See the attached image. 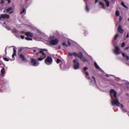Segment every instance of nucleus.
I'll list each match as a JSON object with an SVG mask.
<instances>
[{
  "mask_svg": "<svg viewBox=\"0 0 129 129\" xmlns=\"http://www.w3.org/2000/svg\"><path fill=\"white\" fill-rule=\"evenodd\" d=\"M52 62V59L50 56H48L45 60V62L47 65L50 64Z\"/></svg>",
  "mask_w": 129,
  "mask_h": 129,
  "instance_id": "obj_1",
  "label": "nucleus"
},
{
  "mask_svg": "<svg viewBox=\"0 0 129 129\" xmlns=\"http://www.w3.org/2000/svg\"><path fill=\"white\" fill-rule=\"evenodd\" d=\"M112 104L113 105H116L118 106H119V105H121L122 107H123V106L122 104H120L117 98H116L115 101L112 102Z\"/></svg>",
  "mask_w": 129,
  "mask_h": 129,
  "instance_id": "obj_2",
  "label": "nucleus"
},
{
  "mask_svg": "<svg viewBox=\"0 0 129 129\" xmlns=\"http://www.w3.org/2000/svg\"><path fill=\"white\" fill-rule=\"evenodd\" d=\"M30 62L31 65L34 66H37L39 64V62L38 61H37L36 60L33 58L31 59Z\"/></svg>",
  "mask_w": 129,
  "mask_h": 129,
  "instance_id": "obj_3",
  "label": "nucleus"
},
{
  "mask_svg": "<svg viewBox=\"0 0 129 129\" xmlns=\"http://www.w3.org/2000/svg\"><path fill=\"white\" fill-rule=\"evenodd\" d=\"M74 63V67L75 69H78L79 67V62L77 60L75 59L73 61Z\"/></svg>",
  "mask_w": 129,
  "mask_h": 129,
  "instance_id": "obj_4",
  "label": "nucleus"
},
{
  "mask_svg": "<svg viewBox=\"0 0 129 129\" xmlns=\"http://www.w3.org/2000/svg\"><path fill=\"white\" fill-rule=\"evenodd\" d=\"M58 42L57 39H56L54 40H52L50 41V44L52 45H55L57 44Z\"/></svg>",
  "mask_w": 129,
  "mask_h": 129,
  "instance_id": "obj_5",
  "label": "nucleus"
},
{
  "mask_svg": "<svg viewBox=\"0 0 129 129\" xmlns=\"http://www.w3.org/2000/svg\"><path fill=\"white\" fill-rule=\"evenodd\" d=\"M115 49L113 50L114 53L116 55L119 54V47L117 46H115Z\"/></svg>",
  "mask_w": 129,
  "mask_h": 129,
  "instance_id": "obj_6",
  "label": "nucleus"
},
{
  "mask_svg": "<svg viewBox=\"0 0 129 129\" xmlns=\"http://www.w3.org/2000/svg\"><path fill=\"white\" fill-rule=\"evenodd\" d=\"M9 16L7 14H2L0 16V19H1L2 18L3 19L5 18H9Z\"/></svg>",
  "mask_w": 129,
  "mask_h": 129,
  "instance_id": "obj_7",
  "label": "nucleus"
},
{
  "mask_svg": "<svg viewBox=\"0 0 129 129\" xmlns=\"http://www.w3.org/2000/svg\"><path fill=\"white\" fill-rule=\"evenodd\" d=\"M18 55L19 56V57L22 59L23 61H26V60L24 56V55H23L22 54H19V53H18Z\"/></svg>",
  "mask_w": 129,
  "mask_h": 129,
  "instance_id": "obj_8",
  "label": "nucleus"
},
{
  "mask_svg": "<svg viewBox=\"0 0 129 129\" xmlns=\"http://www.w3.org/2000/svg\"><path fill=\"white\" fill-rule=\"evenodd\" d=\"M118 32L120 34H122L124 32V30L121 27L120 25H119L118 28Z\"/></svg>",
  "mask_w": 129,
  "mask_h": 129,
  "instance_id": "obj_9",
  "label": "nucleus"
},
{
  "mask_svg": "<svg viewBox=\"0 0 129 129\" xmlns=\"http://www.w3.org/2000/svg\"><path fill=\"white\" fill-rule=\"evenodd\" d=\"M25 35L27 37H32L33 36V33L30 32L25 33Z\"/></svg>",
  "mask_w": 129,
  "mask_h": 129,
  "instance_id": "obj_10",
  "label": "nucleus"
},
{
  "mask_svg": "<svg viewBox=\"0 0 129 129\" xmlns=\"http://www.w3.org/2000/svg\"><path fill=\"white\" fill-rule=\"evenodd\" d=\"M69 55L70 56L74 55L76 57H77L78 56L77 54L75 52L73 53L69 52Z\"/></svg>",
  "mask_w": 129,
  "mask_h": 129,
  "instance_id": "obj_11",
  "label": "nucleus"
},
{
  "mask_svg": "<svg viewBox=\"0 0 129 129\" xmlns=\"http://www.w3.org/2000/svg\"><path fill=\"white\" fill-rule=\"evenodd\" d=\"M78 56V57L81 58L83 56V55L82 53L81 52H79L78 54H77Z\"/></svg>",
  "mask_w": 129,
  "mask_h": 129,
  "instance_id": "obj_12",
  "label": "nucleus"
},
{
  "mask_svg": "<svg viewBox=\"0 0 129 129\" xmlns=\"http://www.w3.org/2000/svg\"><path fill=\"white\" fill-rule=\"evenodd\" d=\"M99 4L104 9H105V7L104 4L101 2H99Z\"/></svg>",
  "mask_w": 129,
  "mask_h": 129,
  "instance_id": "obj_13",
  "label": "nucleus"
},
{
  "mask_svg": "<svg viewBox=\"0 0 129 129\" xmlns=\"http://www.w3.org/2000/svg\"><path fill=\"white\" fill-rule=\"evenodd\" d=\"M5 70L4 68H3L1 70V72L2 75H3L5 73Z\"/></svg>",
  "mask_w": 129,
  "mask_h": 129,
  "instance_id": "obj_14",
  "label": "nucleus"
},
{
  "mask_svg": "<svg viewBox=\"0 0 129 129\" xmlns=\"http://www.w3.org/2000/svg\"><path fill=\"white\" fill-rule=\"evenodd\" d=\"M80 59L82 61H83L84 62H87V60L83 56Z\"/></svg>",
  "mask_w": 129,
  "mask_h": 129,
  "instance_id": "obj_15",
  "label": "nucleus"
},
{
  "mask_svg": "<svg viewBox=\"0 0 129 129\" xmlns=\"http://www.w3.org/2000/svg\"><path fill=\"white\" fill-rule=\"evenodd\" d=\"M85 4H86V7H85L86 10L87 12H88L89 11V8L88 7L87 3H86Z\"/></svg>",
  "mask_w": 129,
  "mask_h": 129,
  "instance_id": "obj_16",
  "label": "nucleus"
},
{
  "mask_svg": "<svg viewBox=\"0 0 129 129\" xmlns=\"http://www.w3.org/2000/svg\"><path fill=\"white\" fill-rule=\"evenodd\" d=\"M121 5L122 6H123L125 8H126V9H128V7H127L124 4V3L123 2H121Z\"/></svg>",
  "mask_w": 129,
  "mask_h": 129,
  "instance_id": "obj_17",
  "label": "nucleus"
},
{
  "mask_svg": "<svg viewBox=\"0 0 129 129\" xmlns=\"http://www.w3.org/2000/svg\"><path fill=\"white\" fill-rule=\"evenodd\" d=\"M94 64L95 68L96 69L98 70L100 69V68H99V66L98 65L97 63L96 62H95L94 63Z\"/></svg>",
  "mask_w": 129,
  "mask_h": 129,
  "instance_id": "obj_18",
  "label": "nucleus"
},
{
  "mask_svg": "<svg viewBox=\"0 0 129 129\" xmlns=\"http://www.w3.org/2000/svg\"><path fill=\"white\" fill-rule=\"evenodd\" d=\"M12 7H10L8 8L7 9L6 11L7 12H9L11 10H12Z\"/></svg>",
  "mask_w": 129,
  "mask_h": 129,
  "instance_id": "obj_19",
  "label": "nucleus"
},
{
  "mask_svg": "<svg viewBox=\"0 0 129 129\" xmlns=\"http://www.w3.org/2000/svg\"><path fill=\"white\" fill-rule=\"evenodd\" d=\"M39 53H42L43 56H46V55L45 53L43 52V51L42 50H40V51Z\"/></svg>",
  "mask_w": 129,
  "mask_h": 129,
  "instance_id": "obj_20",
  "label": "nucleus"
},
{
  "mask_svg": "<svg viewBox=\"0 0 129 129\" xmlns=\"http://www.w3.org/2000/svg\"><path fill=\"white\" fill-rule=\"evenodd\" d=\"M122 110V111L124 112H127V111L126 109H125V108L122 107V108H121Z\"/></svg>",
  "mask_w": 129,
  "mask_h": 129,
  "instance_id": "obj_21",
  "label": "nucleus"
},
{
  "mask_svg": "<svg viewBox=\"0 0 129 129\" xmlns=\"http://www.w3.org/2000/svg\"><path fill=\"white\" fill-rule=\"evenodd\" d=\"M25 39L29 41V40H32V38H29L28 37H25Z\"/></svg>",
  "mask_w": 129,
  "mask_h": 129,
  "instance_id": "obj_22",
  "label": "nucleus"
},
{
  "mask_svg": "<svg viewBox=\"0 0 129 129\" xmlns=\"http://www.w3.org/2000/svg\"><path fill=\"white\" fill-rule=\"evenodd\" d=\"M56 62L57 63H59L60 62H61V60L59 59V58H57L56 59Z\"/></svg>",
  "mask_w": 129,
  "mask_h": 129,
  "instance_id": "obj_23",
  "label": "nucleus"
},
{
  "mask_svg": "<svg viewBox=\"0 0 129 129\" xmlns=\"http://www.w3.org/2000/svg\"><path fill=\"white\" fill-rule=\"evenodd\" d=\"M119 11L118 10L116 11V15L117 16H119Z\"/></svg>",
  "mask_w": 129,
  "mask_h": 129,
  "instance_id": "obj_24",
  "label": "nucleus"
},
{
  "mask_svg": "<svg viewBox=\"0 0 129 129\" xmlns=\"http://www.w3.org/2000/svg\"><path fill=\"white\" fill-rule=\"evenodd\" d=\"M110 92H111L112 93H115L116 92V91L114 90V89H111Z\"/></svg>",
  "mask_w": 129,
  "mask_h": 129,
  "instance_id": "obj_25",
  "label": "nucleus"
},
{
  "mask_svg": "<svg viewBox=\"0 0 129 129\" xmlns=\"http://www.w3.org/2000/svg\"><path fill=\"white\" fill-rule=\"evenodd\" d=\"M25 10L24 8H23L22 11L20 12V14H22L25 12Z\"/></svg>",
  "mask_w": 129,
  "mask_h": 129,
  "instance_id": "obj_26",
  "label": "nucleus"
},
{
  "mask_svg": "<svg viewBox=\"0 0 129 129\" xmlns=\"http://www.w3.org/2000/svg\"><path fill=\"white\" fill-rule=\"evenodd\" d=\"M3 59L5 60L6 61H8L9 60V59L8 58L6 57H3Z\"/></svg>",
  "mask_w": 129,
  "mask_h": 129,
  "instance_id": "obj_27",
  "label": "nucleus"
},
{
  "mask_svg": "<svg viewBox=\"0 0 129 129\" xmlns=\"http://www.w3.org/2000/svg\"><path fill=\"white\" fill-rule=\"evenodd\" d=\"M13 55H16V51L14 48H13Z\"/></svg>",
  "mask_w": 129,
  "mask_h": 129,
  "instance_id": "obj_28",
  "label": "nucleus"
},
{
  "mask_svg": "<svg viewBox=\"0 0 129 129\" xmlns=\"http://www.w3.org/2000/svg\"><path fill=\"white\" fill-rule=\"evenodd\" d=\"M119 35L118 34H116L115 36L114 39V40H116L117 38L118 37V36Z\"/></svg>",
  "mask_w": 129,
  "mask_h": 129,
  "instance_id": "obj_29",
  "label": "nucleus"
},
{
  "mask_svg": "<svg viewBox=\"0 0 129 129\" xmlns=\"http://www.w3.org/2000/svg\"><path fill=\"white\" fill-rule=\"evenodd\" d=\"M125 42H123L122 44L121 45V47H123L125 45Z\"/></svg>",
  "mask_w": 129,
  "mask_h": 129,
  "instance_id": "obj_30",
  "label": "nucleus"
},
{
  "mask_svg": "<svg viewBox=\"0 0 129 129\" xmlns=\"http://www.w3.org/2000/svg\"><path fill=\"white\" fill-rule=\"evenodd\" d=\"M67 47L68 46H70L71 45V43L69 41H68V42L67 43Z\"/></svg>",
  "mask_w": 129,
  "mask_h": 129,
  "instance_id": "obj_31",
  "label": "nucleus"
},
{
  "mask_svg": "<svg viewBox=\"0 0 129 129\" xmlns=\"http://www.w3.org/2000/svg\"><path fill=\"white\" fill-rule=\"evenodd\" d=\"M126 59H125V60L126 61H127L129 59V57L128 56L126 55Z\"/></svg>",
  "mask_w": 129,
  "mask_h": 129,
  "instance_id": "obj_32",
  "label": "nucleus"
},
{
  "mask_svg": "<svg viewBox=\"0 0 129 129\" xmlns=\"http://www.w3.org/2000/svg\"><path fill=\"white\" fill-rule=\"evenodd\" d=\"M88 69V68L87 67H85L83 68V70L84 71H86Z\"/></svg>",
  "mask_w": 129,
  "mask_h": 129,
  "instance_id": "obj_33",
  "label": "nucleus"
},
{
  "mask_svg": "<svg viewBox=\"0 0 129 129\" xmlns=\"http://www.w3.org/2000/svg\"><path fill=\"white\" fill-rule=\"evenodd\" d=\"M43 59V58L39 57L38 58V60L39 61H41Z\"/></svg>",
  "mask_w": 129,
  "mask_h": 129,
  "instance_id": "obj_34",
  "label": "nucleus"
},
{
  "mask_svg": "<svg viewBox=\"0 0 129 129\" xmlns=\"http://www.w3.org/2000/svg\"><path fill=\"white\" fill-rule=\"evenodd\" d=\"M62 45L63 46H65L67 47V45L66 44V43L65 42H63L62 43Z\"/></svg>",
  "mask_w": 129,
  "mask_h": 129,
  "instance_id": "obj_35",
  "label": "nucleus"
},
{
  "mask_svg": "<svg viewBox=\"0 0 129 129\" xmlns=\"http://www.w3.org/2000/svg\"><path fill=\"white\" fill-rule=\"evenodd\" d=\"M4 1L3 0H1V2L0 3V4H4Z\"/></svg>",
  "mask_w": 129,
  "mask_h": 129,
  "instance_id": "obj_36",
  "label": "nucleus"
},
{
  "mask_svg": "<svg viewBox=\"0 0 129 129\" xmlns=\"http://www.w3.org/2000/svg\"><path fill=\"white\" fill-rule=\"evenodd\" d=\"M36 50H33V51L34 52H35L36 51H37L38 50H39L37 48H36Z\"/></svg>",
  "mask_w": 129,
  "mask_h": 129,
  "instance_id": "obj_37",
  "label": "nucleus"
},
{
  "mask_svg": "<svg viewBox=\"0 0 129 129\" xmlns=\"http://www.w3.org/2000/svg\"><path fill=\"white\" fill-rule=\"evenodd\" d=\"M22 48H21L18 51V53H19V52H20L22 50Z\"/></svg>",
  "mask_w": 129,
  "mask_h": 129,
  "instance_id": "obj_38",
  "label": "nucleus"
},
{
  "mask_svg": "<svg viewBox=\"0 0 129 129\" xmlns=\"http://www.w3.org/2000/svg\"><path fill=\"white\" fill-rule=\"evenodd\" d=\"M122 55L124 57H125L126 56V55H125V54L124 53H122Z\"/></svg>",
  "mask_w": 129,
  "mask_h": 129,
  "instance_id": "obj_39",
  "label": "nucleus"
},
{
  "mask_svg": "<svg viewBox=\"0 0 129 129\" xmlns=\"http://www.w3.org/2000/svg\"><path fill=\"white\" fill-rule=\"evenodd\" d=\"M20 37L22 39H24V36L21 35L20 36Z\"/></svg>",
  "mask_w": 129,
  "mask_h": 129,
  "instance_id": "obj_40",
  "label": "nucleus"
},
{
  "mask_svg": "<svg viewBox=\"0 0 129 129\" xmlns=\"http://www.w3.org/2000/svg\"><path fill=\"white\" fill-rule=\"evenodd\" d=\"M116 94H117L116 93H116H115L114 94V96L115 97V98H117V96H116Z\"/></svg>",
  "mask_w": 129,
  "mask_h": 129,
  "instance_id": "obj_41",
  "label": "nucleus"
},
{
  "mask_svg": "<svg viewBox=\"0 0 129 129\" xmlns=\"http://www.w3.org/2000/svg\"><path fill=\"white\" fill-rule=\"evenodd\" d=\"M85 74L87 76L89 75V74L88 73L87 71H85Z\"/></svg>",
  "mask_w": 129,
  "mask_h": 129,
  "instance_id": "obj_42",
  "label": "nucleus"
},
{
  "mask_svg": "<svg viewBox=\"0 0 129 129\" xmlns=\"http://www.w3.org/2000/svg\"><path fill=\"white\" fill-rule=\"evenodd\" d=\"M92 78L93 79V80H94V82L95 83L96 82V80H95V78L93 76H92Z\"/></svg>",
  "mask_w": 129,
  "mask_h": 129,
  "instance_id": "obj_43",
  "label": "nucleus"
},
{
  "mask_svg": "<svg viewBox=\"0 0 129 129\" xmlns=\"http://www.w3.org/2000/svg\"><path fill=\"white\" fill-rule=\"evenodd\" d=\"M122 17L120 16L119 17V21H121L122 20Z\"/></svg>",
  "mask_w": 129,
  "mask_h": 129,
  "instance_id": "obj_44",
  "label": "nucleus"
},
{
  "mask_svg": "<svg viewBox=\"0 0 129 129\" xmlns=\"http://www.w3.org/2000/svg\"><path fill=\"white\" fill-rule=\"evenodd\" d=\"M6 28L8 29V30H10V27H8V26H6Z\"/></svg>",
  "mask_w": 129,
  "mask_h": 129,
  "instance_id": "obj_45",
  "label": "nucleus"
},
{
  "mask_svg": "<svg viewBox=\"0 0 129 129\" xmlns=\"http://www.w3.org/2000/svg\"><path fill=\"white\" fill-rule=\"evenodd\" d=\"M42 51H46V52H47V50L46 49H42Z\"/></svg>",
  "mask_w": 129,
  "mask_h": 129,
  "instance_id": "obj_46",
  "label": "nucleus"
},
{
  "mask_svg": "<svg viewBox=\"0 0 129 129\" xmlns=\"http://www.w3.org/2000/svg\"><path fill=\"white\" fill-rule=\"evenodd\" d=\"M129 48V47H128L126 48L125 49V50H128Z\"/></svg>",
  "mask_w": 129,
  "mask_h": 129,
  "instance_id": "obj_47",
  "label": "nucleus"
},
{
  "mask_svg": "<svg viewBox=\"0 0 129 129\" xmlns=\"http://www.w3.org/2000/svg\"><path fill=\"white\" fill-rule=\"evenodd\" d=\"M21 33L22 34H25V33L24 31H21Z\"/></svg>",
  "mask_w": 129,
  "mask_h": 129,
  "instance_id": "obj_48",
  "label": "nucleus"
},
{
  "mask_svg": "<svg viewBox=\"0 0 129 129\" xmlns=\"http://www.w3.org/2000/svg\"><path fill=\"white\" fill-rule=\"evenodd\" d=\"M8 3H10L11 2V0H7Z\"/></svg>",
  "mask_w": 129,
  "mask_h": 129,
  "instance_id": "obj_49",
  "label": "nucleus"
},
{
  "mask_svg": "<svg viewBox=\"0 0 129 129\" xmlns=\"http://www.w3.org/2000/svg\"><path fill=\"white\" fill-rule=\"evenodd\" d=\"M128 37H129V35H128V34L127 35H126V37L127 38H128Z\"/></svg>",
  "mask_w": 129,
  "mask_h": 129,
  "instance_id": "obj_50",
  "label": "nucleus"
},
{
  "mask_svg": "<svg viewBox=\"0 0 129 129\" xmlns=\"http://www.w3.org/2000/svg\"><path fill=\"white\" fill-rule=\"evenodd\" d=\"M98 0H95V3H97L98 2Z\"/></svg>",
  "mask_w": 129,
  "mask_h": 129,
  "instance_id": "obj_51",
  "label": "nucleus"
},
{
  "mask_svg": "<svg viewBox=\"0 0 129 129\" xmlns=\"http://www.w3.org/2000/svg\"><path fill=\"white\" fill-rule=\"evenodd\" d=\"M61 47L60 45H59V46H58V49H60V48H61Z\"/></svg>",
  "mask_w": 129,
  "mask_h": 129,
  "instance_id": "obj_52",
  "label": "nucleus"
},
{
  "mask_svg": "<svg viewBox=\"0 0 129 129\" xmlns=\"http://www.w3.org/2000/svg\"><path fill=\"white\" fill-rule=\"evenodd\" d=\"M5 52L6 53V54L7 53V47L6 48L5 50Z\"/></svg>",
  "mask_w": 129,
  "mask_h": 129,
  "instance_id": "obj_53",
  "label": "nucleus"
},
{
  "mask_svg": "<svg viewBox=\"0 0 129 129\" xmlns=\"http://www.w3.org/2000/svg\"><path fill=\"white\" fill-rule=\"evenodd\" d=\"M13 11H11L10 12H9V14H11V13H13Z\"/></svg>",
  "mask_w": 129,
  "mask_h": 129,
  "instance_id": "obj_54",
  "label": "nucleus"
},
{
  "mask_svg": "<svg viewBox=\"0 0 129 129\" xmlns=\"http://www.w3.org/2000/svg\"><path fill=\"white\" fill-rule=\"evenodd\" d=\"M15 55H13V54H12V57L13 58L14 57V56Z\"/></svg>",
  "mask_w": 129,
  "mask_h": 129,
  "instance_id": "obj_55",
  "label": "nucleus"
},
{
  "mask_svg": "<svg viewBox=\"0 0 129 129\" xmlns=\"http://www.w3.org/2000/svg\"><path fill=\"white\" fill-rule=\"evenodd\" d=\"M126 95H127V96H129V94H128V93H127V94H126Z\"/></svg>",
  "mask_w": 129,
  "mask_h": 129,
  "instance_id": "obj_56",
  "label": "nucleus"
},
{
  "mask_svg": "<svg viewBox=\"0 0 129 129\" xmlns=\"http://www.w3.org/2000/svg\"><path fill=\"white\" fill-rule=\"evenodd\" d=\"M105 76H107V77H109V76H108V74H106V75H105Z\"/></svg>",
  "mask_w": 129,
  "mask_h": 129,
  "instance_id": "obj_57",
  "label": "nucleus"
},
{
  "mask_svg": "<svg viewBox=\"0 0 129 129\" xmlns=\"http://www.w3.org/2000/svg\"><path fill=\"white\" fill-rule=\"evenodd\" d=\"M87 77L88 79H90L89 77V76L88 77Z\"/></svg>",
  "mask_w": 129,
  "mask_h": 129,
  "instance_id": "obj_58",
  "label": "nucleus"
},
{
  "mask_svg": "<svg viewBox=\"0 0 129 129\" xmlns=\"http://www.w3.org/2000/svg\"><path fill=\"white\" fill-rule=\"evenodd\" d=\"M126 84V85L128 84V85H129V83H127Z\"/></svg>",
  "mask_w": 129,
  "mask_h": 129,
  "instance_id": "obj_59",
  "label": "nucleus"
},
{
  "mask_svg": "<svg viewBox=\"0 0 129 129\" xmlns=\"http://www.w3.org/2000/svg\"><path fill=\"white\" fill-rule=\"evenodd\" d=\"M128 20L129 21V18H128Z\"/></svg>",
  "mask_w": 129,
  "mask_h": 129,
  "instance_id": "obj_60",
  "label": "nucleus"
},
{
  "mask_svg": "<svg viewBox=\"0 0 129 129\" xmlns=\"http://www.w3.org/2000/svg\"><path fill=\"white\" fill-rule=\"evenodd\" d=\"M127 88H128V86H127Z\"/></svg>",
  "mask_w": 129,
  "mask_h": 129,
  "instance_id": "obj_61",
  "label": "nucleus"
},
{
  "mask_svg": "<svg viewBox=\"0 0 129 129\" xmlns=\"http://www.w3.org/2000/svg\"><path fill=\"white\" fill-rule=\"evenodd\" d=\"M129 116V115H128Z\"/></svg>",
  "mask_w": 129,
  "mask_h": 129,
  "instance_id": "obj_62",
  "label": "nucleus"
}]
</instances>
